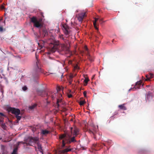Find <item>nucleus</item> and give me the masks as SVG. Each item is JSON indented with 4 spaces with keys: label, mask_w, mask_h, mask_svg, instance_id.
<instances>
[{
    "label": "nucleus",
    "mask_w": 154,
    "mask_h": 154,
    "mask_svg": "<svg viewBox=\"0 0 154 154\" xmlns=\"http://www.w3.org/2000/svg\"><path fill=\"white\" fill-rule=\"evenodd\" d=\"M42 19L39 18L38 19L35 17H33L31 18V21L33 23L34 26L38 28H40L42 26Z\"/></svg>",
    "instance_id": "5"
},
{
    "label": "nucleus",
    "mask_w": 154,
    "mask_h": 154,
    "mask_svg": "<svg viewBox=\"0 0 154 154\" xmlns=\"http://www.w3.org/2000/svg\"><path fill=\"white\" fill-rule=\"evenodd\" d=\"M38 94L42 97L45 96V95L47 97L48 96V94L47 93L45 90H40L38 91Z\"/></svg>",
    "instance_id": "13"
},
{
    "label": "nucleus",
    "mask_w": 154,
    "mask_h": 154,
    "mask_svg": "<svg viewBox=\"0 0 154 154\" xmlns=\"http://www.w3.org/2000/svg\"><path fill=\"white\" fill-rule=\"evenodd\" d=\"M74 68L75 69H79V67L78 65H76L74 66Z\"/></svg>",
    "instance_id": "32"
},
{
    "label": "nucleus",
    "mask_w": 154,
    "mask_h": 154,
    "mask_svg": "<svg viewBox=\"0 0 154 154\" xmlns=\"http://www.w3.org/2000/svg\"><path fill=\"white\" fill-rule=\"evenodd\" d=\"M76 11L77 12H78V11Z\"/></svg>",
    "instance_id": "43"
},
{
    "label": "nucleus",
    "mask_w": 154,
    "mask_h": 154,
    "mask_svg": "<svg viewBox=\"0 0 154 154\" xmlns=\"http://www.w3.org/2000/svg\"><path fill=\"white\" fill-rule=\"evenodd\" d=\"M48 94V96L47 97L48 98L49 97H50L53 100L57 96L59 95L60 97L62 96V95L61 94H58V93H54L50 92Z\"/></svg>",
    "instance_id": "8"
},
{
    "label": "nucleus",
    "mask_w": 154,
    "mask_h": 154,
    "mask_svg": "<svg viewBox=\"0 0 154 154\" xmlns=\"http://www.w3.org/2000/svg\"><path fill=\"white\" fill-rule=\"evenodd\" d=\"M42 34L44 35V36H47L48 35V33L47 29L45 28H44L42 29Z\"/></svg>",
    "instance_id": "22"
},
{
    "label": "nucleus",
    "mask_w": 154,
    "mask_h": 154,
    "mask_svg": "<svg viewBox=\"0 0 154 154\" xmlns=\"http://www.w3.org/2000/svg\"><path fill=\"white\" fill-rule=\"evenodd\" d=\"M17 148H15L13 150V152L11 154H17Z\"/></svg>",
    "instance_id": "25"
},
{
    "label": "nucleus",
    "mask_w": 154,
    "mask_h": 154,
    "mask_svg": "<svg viewBox=\"0 0 154 154\" xmlns=\"http://www.w3.org/2000/svg\"><path fill=\"white\" fill-rule=\"evenodd\" d=\"M39 138L38 137H30L28 138L27 140H25L24 142L22 141L18 142L17 143V145L19 146L20 143L23 144L26 143L29 145H31L32 143H36L38 142L39 141Z\"/></svg>",
    "instance_id": "4"
},
{
    "label": "nucleus",
    "mask_w": 154,
    "mask_h": 154,
    "mask_svg": "<svg viewBox=\"0 0 154 154\" xmlns=\"http://www.w3.org/2000/svg\"><path fill=\"white\" fill-rule=\"evenodd\" d=\"M98 18H94V20L93 21V25L94 26V27L97 30H98V28L97 27V26L98 25H97L96 23L97 21L98 20Z\"/></svg>",
    "instance_id": "21"
},
{
    "label": "nucleus",
    "mask_w": 154,
    "mask_h": 154,
    "mask_svg": "<svg viewBox=\"0 0 154 154\" xmlns=\"http://www.w3.org/2000/svg\"><path fill=\"white\" fill-rule=\"evenodd\" d=\"M59 36L60 38L63 40L66 43V44H63L61 45L60 48L61 51L66 54H69V55L67 57H70L72 55V53L69 49V45L68 44L69 42L68 40L65 39L63 37L62 35H60Z\"/></svg>",
    "instance_id": "2"
},
{
    "label": "nucleus",
    "mask_w": 154,
    "mask_h": 154,
    "mask_svg": "<svg viewBox=\"0 0 154 154\" xmlns=\"http://www.w3.org/2000/svg\"><path fill=\"white\" fill-rule=\"evenodd\" d=\"M141 86H143V85H142V81H140L136 82L135 86H134V87L135 89H139L140 88Z\"/></svg>",
    "instance_id": "16"
},
{
    "label": "nucleus",
    "mask_w": 154,
    "mask_h": 154,
    "mask_svg": "<svg viewBox=\"0 0 154 154\" xmlns=\"http://www.w3.org/2000/svg\"><path fill=\"white\" fill-rule=\"evenodd\" d=\"M146 79H145L146 81H148L150 80V78L149 77V75H146Z\"/></svg>",
    "instance_id": "30"
},
{
    "label": "nucleus",
    "mask_w": 154,
    "mask_h": 154,
    "mask_svg": "<svg viewBox=\"0 0 154 154\" xmlns=\"http://www.w3.org/2000/svg\"><path fill=\"white\" fill-rule=\"evenodd\" d=\"M3 28L2 26H0V32H2L3 31Z\"/></svg>",
    "instance_id": "36"
},
{
    "label": "nucleus",
    "mask_w": 154,
    "mask_h": 154,
    "mask_svg": "<svg viewBox=\"0 0 154 154\" xmlns=\"http://www.w3.org/2000/svg\"><path fill=\"white\" fill-rule=\"evenodd\" d=\"M89 81V80L88 79L85 78L84 80V82L85 83L84 85L85 86L87 85V84L88 82Z\"/></svg>",
    "instance_id": "27"
},
{
    "label": "nucleus",
    "mask_w": 154,
    "mask_h": 154,
    "mask_svg": "<svg viewBox=\"0 0 154 154\" xmlns=\"http://www.w3.org/2000/svg\"><path fill=\"white\" fill-rule=\"evenodd\" d=\"M84 48L85 50L87 51L86 53V55L87 56L88 58L89 61L91 62H93L94 60V58L93 57L91 56L89 54L88 51V48L86 46H85Z\"/></svg>",
    "instance_id": "11"
},
{
    "label": "nucleus",
    "mask_w": 154,
    "mask_h": 154,
    "mask_svg": "<svg viewBox=\"0 0 154 154\" xmlns=\"http://www.w3.org/2000/svg\"><path fill=\"white\" fill-rule=\"evenodd\" d=\"M75 136L71 137V136L69 134H64L60 135L59 137L60 140H62V147L65 146V142L69 144L72 142H76V140L75 139Z\"/></svg>",
    "instance_id": "1"
},
{
    "label": "nucleus",
    "mask_w": 154,
    "mask_h": 154,
    "mask_svg": "<svg viewBox=\"0 0 154 154\" xmlns=\"http://www.w3.org/2000/svg\"><path fill=\"white\" fill-rule=\"evenodd\" d=\"M85 103V102L84 100H81L80 101L79 103L80 105H83Z\"/></svg>",
    "instance_id": "29"
},
{
    "label": "nucleus",
    "mask_w": 154,
    "mask_h": 154,
    "mask_svg": "<svg viewBox=\"0 0 154 154\" xmlns=\"http://www.w3.org/2000/svg\"><path fill=\"white\" fill-rule=\"evenodd\" d=\"M1 9H4V7L3 5H2L1 6Z\"/></svg>",
    "instance_id": "41"
},
{
    "label": "nucleus",
    "mask_w": 154,
    "mask_h": 154,
    "mask_svg": "<svg viewBox=\"0 0 154 154\" xmlns=\"http://www.w3.org/2000/svg\"><path fill=\"white\" fill-rule=\"evenodd\" d=\"M146 98V100L150 101L152 98V94L150 92H148L147 94Z\"/></svg>",
    "instance_id": "15"
},
{
    "label": "nucleus",
    "mask_w": 154,
    "mask_h": 154,
    "mask_svg": "<svg viewBox=\"0 0 154 154\" xmlns=\"http://www.w3.org/2000/svg\"><path fill=\"white\" fill-rule=\"evenodd\" d=\"M8 112H11L12 114L15 115H19L20 114V111L18 109H16L14 108L9 107L7 109Z\"/></svg>",
    "instance_id": "6"
},
{
    "label": "nucleus",
    "mask_w": 154,
    "mask_h": 154,
    "mask_svg": "<svg viewBox=\"0 0 154 154\" xmlns=\"http://www.w3.org/2000/svg\"><path fill=\"white\" fill-rule=\"evenodd\" d=\"M15 117L17 119V122L20 120L21 116H19V115H17L15 116Z\"/></svg>",
    "instance_id": "26"
},
{
    "label": "nucleus",
    "mask_w": 154,
    "mask_h": 154,
    "mask_svg": "<svg viewBox=\"0 0 154 154\" xmlns=\"http://www.w3.org/2000/svg\"><path fill=\"white\" fill-rule=\"evenodd\" d=\"M125 104H123L122 105H119L118 107L120 109H122L123 110H125L127 109L126 107L125 106Z\"/></svg>",
    "instance_id": "23"
},
{
    "label": "nucleus",
    "mask_w": 154,
    "mask_h": 154,
    "mask_svg": "<svg viewBox=\"0 0 154 154\" xmlns=\"http://www.w3.org/2000/svg\"><path fill=\"white\" fill-rule=\"evenodd\" d=\"M27 88L26 87V86H24L22 88V89L24 91H25L26 90H27Z\"/></svg>",
    "instance_id": "31"
},
{
    "label": "nucleus",
    "mask_w": 154,
    "mask_h": 154,
    "mask_svg": "<svg viewBox=\"0 0 154 154\" xmlns=\"http://www.w3.org/2000/svg\"><path fill=\"white\" fill-rule=\"evenodd\" d=\"M37 106L36 104H33L29 107V109L30 110H33Z\"/></svg>",
    "instance_id": "24"
},
{
    "label": "nucleus",
    "mask_w": 154,
    "mask_h": 154,
    "mask_svg": "<svg viewBox=\"0 0 154 154\" xmlns=\"http://www.w3.org/2000/svg\"><path fill=\"white\" fill-rule=\"evenodd\" d=\"M72 149H71L69 148H66L63 150H60L59 151V153L60 154H64L65 153H66L70 151H71Z\"/></svg>",
    "instance_id": "17"
},
{
    "label": "nucleus",
    "mask_w": 154,
    "mask_h": 154,
    "mask_svg": "<svg viewBox=\"0 0 154 154\" xmlns=\"http://www.w3.org/2000/svg\"><path fill=\"white\" fill-rule=\"evenodd\" d=\"M36 61L33 66V74L35 77H37L39 75L40 72H42V70L41 68V65L39 61L37 59V56L36 55Z\"/></svg>",
    "instance_id": "3"
},
{
    "label": "nucleus",
    "mask_w": 154,
    "mask_h": 154,
    "mask_svg": "<svg viewBox=\"0 0 154 154\" xmlns=\"http://www.w3.org/2000/svg\"><path fill=\"white\" fill-rule=\"evenodd\" d=\"M86 12H82L78 14V19L80 22H82L84 18L86 16Z\"/></svg>",
    "instance_id": "10"
},
{
    "label": "nucleus",
    "mask_w": 154,
    "mask_h": 154,
    "mask_svg": "<svg viewBox=\"0 0 154 154\" xmlns=\"http://www.w3.org/2000/svg\"><path fill=\"white\" fill-rule=\"evenodd\" d=\"M57 108H59V106L60 105V104H62L63 105L64 102L62 100L61 98H60L59 99L57 98Z\"/></svg>",
    "instance_id": "14"
},
{
    "label": "nucleus",
    "mask_w": 154,
    "mask_h": 154,
    "mask_svg": "<svg viewBox=\"0 0 154 154\" xmlns=\"http://www.w3.org/2000/svg\"><path fill=\"white\" fill-rule=\"evenodd\" d=\"M85 131H88L90 134H92L94 136V137L95 139L97 138V134L96 132V131L95 130L92 131L90 129H86L85 130Z\"/></svg>",
    "instance_id": "12"
},
{
    "label": "nucleus",
    "mask_w": 154,
    "mask_h": 154,
    "mask_svg": "<svg viewBox=\"0 0 154 154\" xmlns=\"http://www.w3.org/2000/svg\"><path fill=\"white\" fill-rule=\"evenodd\" d=\"M50 46L51 48V51L53 52H54L57 48V45L53 44H51Z\"/></svg>",
    "instance_id": "19"
},
{
    "label": "nucleus",
    "mask_w": 154,
    "mask_h": 154,
    "mask_svg": "<svg viewBox=\"0 0 154 154\" xmlns=\"http://www.w3.org/2000/svg\"><path fill=\"white\" fill-rule=\"evenodd\" d=\"M60 89H61L60 88V87H58L57 88V92H58V91H60Z\"/></svg>",
    "instance_id": "40"
},
{
    "label": "nucleus",
    "mask_w": 154,
    "mask_h": 154,
    "mask_svg": "<svg viewBox=\"0 0 154 154\" xmlns=\"http://www.w3.org/2000/svg\"><path fill=\"white\" fill-rule=\"evenodd\" d=\"M70 80V81L69 82V83L70 84H71V82L72 81V80Z\"/></svg>",
    "instance_id": "42"
},
{
    "label": "nucleus",
    "mask_w": 154,
    "mask_h": 154,
    "mask_svg": "<svg viewBox=\"0 0 154 154\" xmlns=\"http://www.w3.org/2000/svg\"><path fill=\"white\" fill-rule=\"evenodd\" d=\"M86 94H87V92H86V91H84L83 92L84 96L85 97H86Z\"/></svg>",
    "instance_id": "34"
},
{
    "label": "nucleus",
    "mask_w": 154,
    "mask_h": 154,
    "mask_svg": "<svg viewBox=\"0 0 154 154\" xmlns=\"http://www.w3.org/2000/svg\"><path fill=\"white\" fill-rule=\"evenodd\" d=\"M1 126L2 128L5 129L6 128V126L5 123H2L1 125Z\"/></svg>",
    "instance_id": "28"
},
{
    "label": "nucleus",
    "mask_w": 154,
    "mask_h": 154,
    "mask_svg": "<svg viewBox=\"0 0 154 154\" xmlns=\"http://www.w3.org/2000/svg\"><path fill=\"white\" fill-rule=\"evenodd\" d=\"M73 77V75H71L70 76V80H72V78Z\"/></svg>",
    "instance_id": "37"
},
{
    "label": "nucleus",
    "mask_w": 154,
    "mask_h": 154,
    "mask_svg": "<svg viewBox=\"0 0 154 154\" xmlns=\"http://www.w3.org/2000/svg\"><path fill=\"white\" fill-rule=\"evenodd\" d=\"M149 75V77L150 78V79H151V78H152L153 76V75L152 74H150Z\"/></svg>",
    "instance_id": "38"
},
{
    "label": "nucleus",
    "mask_w": 154,
    "mask_h": 154,
    "mask_svg": "<svg viewBox=\"0 0 154 154\" xmlns=\"http://www.w3.org/2000/svg\"><path fill=\"white\" fill-rule=\"evenodd\" d=\"M63 29L64 34L66 35L71 34V31L69 27L66 24H64L62 25Z\"/></svg>",
    "instance_id": "7"
},
{
    "label": "nucleus",
    "mask_w": 154,
    "mask_h": 154,
    "mask_svg": "<svg viewBox=\"0 0 154 154\" xmlns=\"http://www.w3.org/2000/svg\"><path fill=\"white\" fill-rule=\"evenodd\" d=\"M70 129L71 133L73 134V136H76L79 134V130L76 127H74L73 128L71 127Z\"/></svg>",
    "instance_id": "9"
},
{
    "label": "nucleus",
    "mask_w": 154,
    "mask_h": 154,
    "mask_svg": "<svg viewBox=\"0 0 154 154\" xmlns=\"http://www.w3.org/2000/svg\"><path fill=\"white\" fill-rule=\"evenodd\" d=\"M37 143V147L38 149V150L40 152H41L42 153V154H44L43 152L42 149L41 145L40 143H38V142Z\"/></svg>",
    "instance_id": "18"
},
{
    "label": "nucleus",
    "mask_w": 154,
    "mask_h": 154,
    "mask_svg": "<svg viewBox=\"0 0 154 154\" xmlns=\"http://www.w3.org/2000/svg\"><path fill=\"white\" fill-rule=\"evenodd\" d=\"M104 21L103 20V19H100L99 20V22L100 23H102Z\"/></svg>",
    "instance_id": "33"
},
{
    "label": "nucleus",
    "mask_w": 154,
    "mask_h": 154,
    "mask_svg": "<svg viewBox=\"0 0 154 154\" xmlns=\"http://www.w3.org/2000/svg\"><path fill=\"white\" fill-rule=\"evenodd\" d=\"M50 133V131L46 130H42L41 134L43 135H46Z\"/></svg>",
    "instance_id": "20"
},
{
    "label": "nucleus",
    "mask_w": 154,
    "mask_h": 154,
    "mask_svg": "<svg viewBox=\"0 0 154 154\" xmlns=\"http://www.w3.org/2000/svg\"><path fill=\"white\" fill-rule=\"evenodd\" d=\"M68 97L69 98H71L72 97V95L71 94H68Z\"/></svg>",
    "instance_id": "39"
},
{
    "label": "nucleus",
    "mask_w": 154,
    "mask_h": 154,
    "mask_svg": "<svg viewBox=\"0 0 154 154\" xmlns=\"http://www.w3.org/2000/svg\"><path fill=\"white\" fill-rule=\"evenodd\" d=\"M5 115L2 113L0 112V116H5Z\"/></svg>",
    "instance_id": "35"
}]
</instances>
